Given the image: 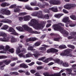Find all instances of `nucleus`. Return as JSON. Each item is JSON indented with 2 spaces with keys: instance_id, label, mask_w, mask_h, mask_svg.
Wrapping results in <instances>:
<instances>
[{
  "instance_id": "e2e57ef3",
  "label": "nucleus",
  "mask_w": 76,
  "mask_h": 76,
  "mask_svg": "<svg viewBox=\"0 0 76 76\" xmlns=\"http://www.w3.org/2000/svg\"><path fill=\"white\" fill-rule=\"evenodd\" d=\"M25 61L26 63H30V62H31V60L27 59Z\"/></svg>"
},
{
  "instance_id": "2eb2a0df",
  "label": "nucleus",
  "mask_w": 76,
  "mask_h": 76,
  "mask_svg": "<svg viewBox=\"0 0 76 76\" xmlns=\"http://www.w3.org/2000/svg\"><path fill=\"white\" fill-rule=\"evenodd\" d=\"M75 35H76V32L72 33H71V36L68 37V39H71L73 38V37H74V39H76L74 40V41H76V36H74Z\"/></svg>"
},
{
  "instance_id": "3c124183",
  "label": "nucleus",
  "mask_w": 76,
  "mask_h": 76,
  "mask_svg": "<svg viewBox=\"0 0 76 76\" xmlns=\"http://www.w3.org/2000/svg\"><path fill=\"white\" fill-rule=\"evenodd\" d=\"M52 49L53 48H51L50 49H48L47 50V52L48 53H50V52H51V53H53V50H52Z\"/></svg>"
},
{
  "instance_id": "4d7b16f0",
  "label": "nucleus",
  "mask_w": 76,
  "mask_h": 76,
  "mask_svg": "<svg viewBox=\"0 0 76 76\" xmlns=\"http://www.w3.org/2000/svg\"><path fill=\"white\" fill-rule=\"evenodd\" d=\"M19 1H23V2H26V1H29V0H18Z\"/></svg>"
},
{
  "instance_id": "69168bd1",
  "label": "nucleus",
  "mask_w": 76,
  "mask_h": 76,
  "mask_svg": "<svg viewBox=\"0 0 76 76\" xmlns=\"http://www.w3.org/2000/svg\"><path fill=\"white\" fill-rule=\"evenodd\" d=\"M45 19H48V18H49V16H48V15H45Z\"/></svg>"
},
{
  "instance_id": "5fc2aeb1",
  "label": "nucleus",
  "mask_w": 76,
  "mask_h": 76,
  "mask_svg": "<svg viewBox=\"0 0 76 76\" xmlns=\"http://www.w3.org/2000/svg\"><path fill=\"white\" fill-rule=\"evenodd\" d=\"M63 12L64 13H69V12L64 9L63 10Z\"/></svg>"
},
{
  "instance_id": "0eeeda50",
  "label": "nucleus",
  "mask_w": 76,
  "mask_h": 76,
  "mask_svg": "<svg viewBox=\"0 0 76 76\" xmlns=\"http://www.w3.org/2000/svg\"><path fill=\"white\" fill-rule=\"evenodd\" d=\"M70 51V50L69 49H66L64 50V53H61L60 55L62 56H67V57H72V56L71 54H69V52Z\"/></svg>"
},
{
  "instance_id": "20e7f679",
  "label": "nucleus",
  "mask_w": 76,
  "mask_h": 76,
  "mask_svg": "<svg viewBox=\"0 0 76 76\" xmlns=\"http://www.w3.org/2000/svg\"><path fill=\"white\" fill-rule=\"evenodd\" d=\"M62 21L64 23H66L69 24V25L70 27H74L76 25V24H75L72 23V21L69 20V18L68 17L64 18L63 19Z\"/></svg>"
},
{
  "instance_id": "b1692460",
  "label": "nucleus",
  "mask_w": 76,
  "mask_h": 76,
  "mask_svg": "<svg viewBox=\"0 0 76 76\" xmlns=\"http://www.w3.org/2000/svg\"><path fill=\"white\" fill-rule=\"evenodd\" d=\"M49 10H52L53 12H58V10H57V7H52L49 9Z\"/></svg>"
},
{
  "instance_id": "9d476101",
  "label": "nucleus",
  "mask_w": 76,
  "mask_h": 76,
  "mask_svg": "<svg viewBox=\"0 0 76 76\" xmlns=\"http://www.w3.org/2000/svg\"><path fill=\"white\" fill-rule=\"evenodd\" d=\"M65 70H66V71H67L69 72L68 73H67V75H73V73H72V69H62L59 72V74H60V73H63V72H64L65 71Z\"/></svg>"
},
{
  "instance_id": "aec40b11",
  "label": "nucleus",
  "mask_w": 76,
  "mask_h": 76,
  "mask_svg": "<svg viewBox=\"0 0 76 76\" xmlns=\"http://www.w3.org/2000/svg\"><path fill=\"white\" fill-rule=\"evenodd\" d=\"M1 22L3 23H11L12 22V21L8 19L2 20Z\"/></svg>"
},
{
  "instance_id": "09e8293b",
  "label": "nucleus",
  "mask_w": 76,
  "mask_h": 76,
  "mask_svg": "<svg viewBox=\"0 0 76 76\" xmlns=\"http://www.w3.org/2000/svg\"><path fill=\"white\" fill-rule=\"evenodd\" d=\"M11 34L12 35H18V34L16 32L15 30V32H13L12 33H11Z\"/></svg>"
},
{
  "instance_id": "f03ea898",
  "label": "nucleus",
  "mask_w": 76,
  "mask_h": 76,
  "mask_svg": "<svg viewBox=\"0 0 76 76\" xmlns=\"http://www.w3.org/2000/svg\"><path fill=\"white\" fill-rule=\"evenodd\" d=\"M64 25L61 23H59L58 24H55L53 25L54 28V29L55 31H58L64 34V36L66 37L69 34V33L67 31L64 30V28H61V26H64Z\"/></svg>"
},
{
  "instance_id": "1a4fd4ad",
  "label": "nucleus",
  "mask_w": 76,
  "mask_h": 76,
  "mask_svg": "<svg viewBox=\"0 0 76 76\" xmlns=\"http://www.w3.org/2000/svg\"><path fill=\"white\" fill-rule=\"evenodd\" d=\"M0 14L1 15H10V11L5 9H2L1 10Z\"/></svg>"
},
{
  "instance_id": "4468645a",
  "label": "nucleus",
  "mask_w": 76,
  "mask_h": 76,
  "mask_svg": "<svg viewBox=\"0 0 76 76\" xmlns=\"http://www.w3.org/2000/svg\"><path fill=\"white\" fill-rule=\"evenodd\" d=\"M28 30L26 31H28L29 32H30V33H34V34H40V33L38 32L37 31H33V30H32V28L29 27L28 26Z\"/></svg>"
},
{
  "instance_id": "49530a36",
  "label": "nucleus",
  "mask_w": 76,
  "mask_h": 76,
  "mask_svg": "<svg viewBox=\"0 0 76 76\" xmlns=\"http://www.w3.org/2000/svg\"><path fill=\"white\" fill-rule=\"evenodd\" d=\"M37 70H41V69H43L44 68L43 67V66H37Z\"/></svg>"
},
{
  "instance_id": "9b49d317",
  "label": "nucleus",
  "mask_w": 76,
  "mask_h": 76,
  "mask_svg": "<svg viewBox=\"0 0 76 76\" xmlns=\"http://www.w3.org/2000/svg\"><path fill=\"white\" fill-rule=\"evenodd\" d=\"M10 48V46L9 45H6L4 50L0 51V53H4L5 54L7 53V51H8L9 49Z\"/></svg>"
},
{
  "instance_id": "473e14b6",
  "label": "nucleus",
  "mask_w": 76,
  "mask_h": 76,
  "mask_svg": "<svg viewBox=\"0 0 76 76\" xmlns=\"http://www.w3.org/2000/svg\"><path fill=\"white\" fill-rule=\"evenodd\" d=\"M72 67L73 72L75 73H76V68L75 67H76V64L73 65Z\"/></svg>"
},
{
  "instance_id": "39448f33",
  "label": "nucleus",
  "mask_w": 76,
  "mask_h": 76,
  "mask_svg": "<svg viewBox=\"0 0 76 76\" xmlns=\"http://www.w3.org/2000/svg\"><path fill=\"white\" fill-rule=\"evenodd\" d=\"M42 11H39L38 12H34L31 14V16H37L39 18H44V16L42 15Z\"/></svg>"
},
{
  "instance_id": "bb28decb",
  "label": "nucleus",
  "mask_w": 76,
  "mask_h": 76,
  "mask_svg": "<svg viewBox=\"0 0 76 76\" xmlns=\"http://www.w3.org/2000/svg\"><path fill=\"white\" fill-rule=\"evenodd\" d=\"M10 62H11V60H9L8 61L6 60H4L2 61V63H5V64L6 65H8V64H9Z\"/></svg>"
},
{
  "instance_id": "680f3d73",
  "label": "nucleus",
  "mask_w": 76,
  "mask_h": 76,
  "mask_svg": "<svg viewBox=\"0 0 76 76\" xmlns=\"http://www.w3.org/2000/svg\"><path fill=\"white\" fill-rule=\"evenodd\" d=\"M63 63H63V61H60L59 62V63H58V64H61H61H62V65H63Z\"/></svg>"
},
{
  "instance_id": "f257e3e1",
  "label": "nucleus",
  "mask_w": 76,
  "mask_h": 76,
  "mask_svg": "<svg viewBox=\"0 0 76 76\" xmlns=\"http://www.w3.org/2000/svg\"><path fill=\"white\" fill-rule=\"evenodd\" d=\"M46 23V21H44L43 24L37 23V20L35 19H32L31 20L30 22L28 23V25L33 26V28L36 29H42L44 27V24Z\"/></svg>"
},
{
  "instance_id": "c03bdc74",
  "label": "nucleus",
  "mask_w": 76,
  "mask_h": 76,
  "mask_svg": "<svg viewBox=\"0 0 76 76\" xmlns=\"http://www.w3.org/2000/svg\"><path fill=\"white\" fill-rule=\"evenodd\" d=\"M60 59H54V61L55 62H56V63H58V64L59 63V62H60Z\"/></svg>"
},
{
  "instance_id": "7c9ffc66",
  "label": "nucleus",
  "mask_w": 76,
  "mask_h": 76,
  "mask_svg": "<svg viewBox=\"0 0 76 76\" xmlns=\"http://www.w3.org/2000/svg\"><path fill=\"white\" fill-rule=\"evenodd\" d=\"M17 41V40L16 39H15V38L12 37L11 39V42H16Z\"/></svg>"
},
{
  "instance_id": "4be33fe9",
  "label": "nucleus",
  "mask_w": 76,
  "mask_h": 76,
  "mask_svg": "<svg viewBox=\"0 0 76 76\" xmlns=\"http://www.w3.org/2000/svg\"><path fill=\"white\" fill-rule=\"evenodd\" d=\"M21 7L19 6H17L14 9V12H19L20 11V10H19V8H21Z\"/></svg>"
},
{
  "instance_id": "4c0bfd02",
  "label": "nucleus",
  "mask_w": 76,
  "mask_h": 76,
  "mask_svg": "<svg viewBox=\"0 0 76 76\" xmlns=\"http://www.w3.org/2000/svg\"><path fill=\"white\" fill-rule=\"evenodd\" d=\"M52 53H57V52L58 51V50L54 48H52Z\"/></svg>"
},
{
  "instance_id": "79ce46f5",
  "label": "nucleus",
  "mask_w": 76,
  "mask_h": 76,
  "mask_svg": "<svg viewBox=\"0 0 76 76\" xmlns=\"http://www.w3.org/2000/svg\"><path fill=\"white\" fill-rule=\"evenodd\" d=\"M43 75L45 76H51V75L49 74L48 72H47L43 73Z\"/></svg>"
},
{
  "instance_id": "774afa93",
  "label": "nucleus",
  "mask_w": 76,
  "mask_h": 76,
  "mask_svg": "<svg viewBox=\"0 0 76 76\" xmlns=\"http://www.w3.org/2000/svg\"><path fill=\"white\" fill-rule=\"evenodd\" d=\"M25 74L26 75H30V73L28 71H27L26 72Z\"/></svg>"
},
{
  "instance_id": "8fccbe9b",
  "label": "nucleus",
  "mask_w": 76,
  "mask_h": 76,
  "mask_svg": "<svg viewBox=\"0 0 76 76\" xmlns=\"http://www.w3.org/2000/svg\"><path fill=\"white\" fill-rule=\"evenodd\" d=\"M67 46L68 47H69V48H71L72 49H74V48H75V46H72L70 45H69Z\"/></svg>"
},
{
  "instance_id": "603ef678",
  "label": "nucleus",
  "mask_w": 76,
  "mask_h": 76,
  "mask_svg": "<svg viewBox=\"0 0 76 76\" xmlns=\"http://www.w3.org/2000/svg\"><path fill=\"white\" fill-rule=\"evenodd\" d=\"M34 64H35V62H32L30 64H28V65L30 66H33V65Z\"/></svg>"
},
{
  "instance_id": "f3484780",
  "label": "nucleus",
  "mask_w": 76,
  "mask_h": 76,
  "mask_svg": "<svg viewBox=\"0 0 76 76\" xmlns=\"http://www.w3.org/2000/svg\"><path fill=\"white\" fill-rule=\"evenodd\" d=\"M72 7H73L72 5H70L69 4H66L64 6V8L68 10L70 9Z\"/></svg>"
},
{
  "instance_id": "de8ad7c7",
  "label": "nucleus",
  "mask_w": 76,
  "mask_h": 76,
  "mask_svg": "<svg viewBox=\"0 0 76 76\" xmlns=\"http://www.w3.org/2000/svg\"><path fill=\"white\" fill-rule=\"evenodd\" d=\"M16 5L15 4H13L10 6L9 8L10 9H13V8H14V7H16Z\"/></svg>"
},
{
  "instance_id": "6ab92c4d",
  "label": "nucleus",
  "mask_w": 76,
  "mask_h": 76,
  "mask_svg": "<svg viewBox=\"0 0 76 76\" xmlns=\"http://www.w3.org/2000/svg\"><path fill=\"white\" fill-rule=\"evenodd\" d=\"M19 67L20 68H25L26 69V68H28V66L26 65L25 64H21L19 66Z\"/></svg>"
},
{
  "instance_id": "f704fd0d",
  "label": "nucleus",
  "mask_w": 76,
  "mask_h": 76,
  "mask_svg": "<svg viewBox=\"0 0 76 76\" xmlns=\"http://www.w3.org/2000/svg\"><path fill=\"white\" fill-rule=\"evenodd\" d=\"M41 44V43L39 42H37L33 45L34 47H37L39 46Z\"/></svg>"
},
{
  "instance_id": "a878e982",
  "label": "nucleus",
  "mask_w": 76,
  "mask_h": 76,
  "mask_svg": "<svg viewBox=\"0 0 76 76\" xmlns=\"http://www.w3.org/2000/svg\"><path fill=\"white\" fill-rule=\"evenodd\" d=\"M9 5H10V4L7 3L6 2H4L1 4V6L2 7H6V6H8Z\"/></svg>"
},
{
  "instance_id": "f8f14e48",
  "label": "nucleus",
  "mask_w": 76,
  "mask_h": 76,
  "mask_svg": "<svg viewBox=\"0 0 76 76\" xmlns=\"http://www.w3.org/2000/svg\"><path fill=\"white\" fill-rule=\"evenodd\" d=\"M27 50H30V51H32L34 53H38L37 50L34 49L33 47L32 46H29L28 47Z\"/></svg>"
},
{
  "instance_id": "6e6552de",
  "label": "nucleus",
  "mask_w": 76,
  "mask_h": 76,
  "mask_svg": "<svg viewBox=\"0 0 76 76\" xmlns=\"http://www.w3.org/2000/svg\"><path fill=\"white\" fill-rule=\"evenodd\" d=\"M33 55L35 58H38V56H41V54H40L39 53H37L34 54H32L30 53H28V54H26V56L25 55V57H24V58H29V57H31V56H33Z\"/></svg>"
},
{
  "instance_id": "72a5a7b5",
  "label": "nucleus",
  "mask_w": 76,
  "mask_h": 76,
  "mask_svg": "<svg viewBox=\"0 0 76 76\" xmlns=\"http://www.w3.org/2000/svg\"><path fill=\"white\" fill-rule=\"evenodd\" d=\"M61 76V74L59 73H56V74H54L50 75V76Z\"/></svg>"
},
{
  "instance_id": "423d86ee",
  "label": "nucleus",
  "mask_w": 76,
  "mask_h": 76,
  "mask_svg": "<svg viewBox=\"0 0 76 76\" xmlns=\"http://www.w3.org/2000/svg\"><path fill=\"white\" fill-rule=\"evenodd\" d=\"M22 27L23 28L20 26L17 27H16V29L20 32H23L24 31H28L27 25H24L22 26Z\"/></svg>"
},
{
  "instance_id": "ddd939ff",
  "label": "nucleus",
  "mask_w": 76,
  "mask_h": 76,
  "mask_svg": "<svg viewBox=\"0 0 76 76\" xmlns=\"http://www.w3.org/2000/svg\"><path fill=\"white\" fill-rule=\"evenodd\" d=\"M38 60H39L42 61L43 62H44V63H48V62L49 61L48 59H46L45 57L40 58H39Z\"/></svg>"
},
{
  "instance_id": "412c9836",
  "label": "nucleus",
  "mask_w": 76,
  "mask_h": 76,
  "mask_svg": "<svg viewBox=\"0 0 76 76\" xmlns=\"http://www.w3.org/2000/svg\"><path fill=\"white\" fill-rule=\"evenodd\" d=\"M49 3L50 4H58L57 0H52L50 1Z\"/></svg>"
},
{
  "instance_id": "bf43d9fd",
  "label": "nucleus",
  "mask_w": 76,
  "mask_h": 76,
  "mask_svg": "<svg viewBox=\"0 0 76 76\" xmlns=\"http://www.w3.org/2000/svg\"><path fill=\"white\" fill-rule=\"evenodd\" d=\"M30 72L31 73H35V71L34 70H30Z\"/></svg>"
},
{
  "instance_id": "cd10ccee",
  "label": "nucleus",
  "mask_w": 76,
  "mask_h": 76,
  "mask_svg": "<svg viewBox=\"0 0 76 76\" xmlns=\"http://www.w3.org/2000/svg\"><path fill=\"white\" fill-rule=\"evenodd\" d=\"M63 15V14H56L54 16L55 18H60L61 16H62Z\"/></svg>"
},
{
  "instance_id": "dca6fc26",
  "label": "nucleus",
  "mask_w": 76,
  "mask_h": 76,
  "mask_svg": "<svg viewBox=\"0 0 76 76\" xmlns=\"http://www.w3.org/2000/svg\"><path fill=\"white\" fill-rule=\"evenodd\" d=\"M23 18L24 21H28L30 20V19L31 18V17L30 16L28 15L24 16Z\"/></svg>"
},
{
  "instance_id": "a19ab883",
  "label": "nucleus",
  "mask_w": 76,
  "mask_h": 76,
  "mask_svg": "<svg viewBox=\"0 0 76 76\" xmlns=\"http://www.w3.org/2000/svg\"><path fill=\"white\" fill-rule=\"evenodd\" d=\"M39 49V50H42L43 51H46V48L45 47H40Z\"/></svg>"
},
{
  "instance_id": "13d9d810",
  "label": "nucleus",
  "mask_w": 76,
  "mask_h": 76,
  "mask_svg": "<svg viewBox=\"0 0 76 76\" xmlns=\"http://www.w3.org/2000/svg\"><path fill=\"white\" fill-rule=\"evenodd\" d=\"M48 60H49V61H51V60H53V61H54V59H53L52 58H48Z\"/></svg>"
},
{
  "instance_id": "a211bd4d",
  "label": "nucleus",
  "mask_w": 76,
  "mask_h": 76,
  "mask_svg": "<svg viewBox=\"0 0 76 76\" xmlns=\"http://www.w3.org/2000/svg\"><path fill=\"white\" fill-rule=\"evenodd\" d=\"M22 53H20L18 54V56L20 57H23V58H25V55L23 54H25L26 53V50H25L23 51H22Z\"/></svg>"
},
{
  "instance_id": "052dcab7",
  "label": "nucleus",
  "mask_w": 76,
  "mask_h": 76,
  "mask_svg": "<svg viewBox=\"0 0 76 76\" xmlns=\"http://www.w3.org/2000/svg\"><path fill=\"white\" fill-rule=\"evenodd\" d=\"M36 63L37 64H38V65H41L42 63V62H38V61L36 62Z\"/></svg>"
},
{
  "instance_id": "a18cd8bd",
  "label": "nucleus",
  "mask_w": 76,
  "mask_h": 76,
  "mask_svg": "<svg viewBox=\"0 0 76 76\" xmlns=\"http://www.w3.org/2000/svg\"><path fill=\"white\" fill-rule=\"evenodd\" d=\"M11 53H14V49L13 48H11L8 50Z\"/></svg>"
},
{
  "instance_id": "58836bf2",
  "label": "nucleus",
  "mask_w": 76,
  "mask_h": 76,
  "mask_svg": "<svg viewBox=\"0 0 76 76\" xmlns=\"http://www.w3.org/2000/svg\"><path fill=\"white\" fill-rule=\"evenodd\" d=\"M29 39L30 41H34L37 39L35 37H31Z\"/></svg>"
},
{
  "instance_id": "37998d69",
  "label": "nucleus",
  "mask_w": 76,
  "mask_h": 76,
  "mask_svg": "<svg viewBox=\"0 0 76 76\" xmlns=\"http://www.w3.org/2000/svg\"><path fill=\"white\" fill-rule=\"evenodd\" d=\"M59 48H66V46L65 45H61L59 46Z\"/></svg>"
},
{
  "instance_id": "5701e85b",
  "label": "nucleus",
  "mask_w": 76,
  "mask_h": 76,
  "mask_svg": "<svg viewBox=\"0 0 76 76\" xmlns=\"http://www.w3.org/2000/svg\"><path fill=\"white\" fill-rule=\"evenodd\" d=\"M22 46H20L19 47H18L16 50V53L17 54H19L21 52V51H20V48H22Z\"/></svg>"
},
{
  "instance_id": "ea45409f",
  "label": "nucleus",
  "mask_w": 76,
  "mask_h": 76,
  "mask_svg": "<svg viewBox=\"0 0 76 76\" xmlns=\"http://www.w3.org/2000/svg\"><path fill=\"white\" fill-rule=\"evenodd\" d=\"M28 13L26 12H22L20 13L19 14V16H24V15H27Z\"/></svg>"
},
{
  "instance_id": "c756f323",
  "label": "nucleus",
  "mask_w": 76,
  "mask_h": 76,
  "mask_svg": "<svg viewBox=\"0 0 76 76\" xmlns=\"http://www.w3.org/2000/svg\"><path fill=\"white\" fill-rule=\"evenodd\" d=\"M9 26L7 25H4V26L3 27H2L1 29H3L4 30H6L8 28H9Z\"/></svg>"
},
{
  "instance_id": "2f4dec72",
  "label": "nucleus",
  "mask_w": 76,
  "mask_h": 76,
  "mask_svg": "<svg viewBox=\"0 0 76 76\" xmlns=\"http://www.w3.org/2000/svg\"><path fill=\"white\" fill-rule=\"evenodd\" d=\"M69 65L67 63H64L63 64V66L65 67H69Z\"/></svg>"
},
{
  "instance_id": "c9c22d12",
  "label": "nucleus",
  "mask_w": 76,
  "mask_h": 76,
  "mask_svg": "<svg viewBox=\"0 0 76 76\" xmlns=\"http://www.w3.org/2000/svg\"><path fill=\"white\" fill-rule=\"evenodd\" d=\"M70 18L73 20H76V16L74 15H71L70 16Z\"/></svg>"
},
{
  "instance_id": "7ed1b4c3",
  "label": "nucleus",
  "mask_w": 76,
  "mask_h": 76,
  "mask_svg": "<svg viewBox=\"0 0 76 76\" xmlns=\"http://www.w3.org/2000/svg\"><path fill=\"white\" fill-rule=\"evenodd\" d=\"M0 37H4L3 39L0 38V41H2V42H9L10 41L9 38L7 37V34L3 31H0Z\"/></svg>"
},
{
  "instance_id": "338daca9",
  "label": "nucleus",
  "mask_w": 76,
  "mask_h": 76,
  "mask_svg": "<svg viewBox=\"0 0 76 76\" xmlns=\"http://www.w3.org/2000/svg\"><path fill=\"white\" fill-rule=\"evenodd\" d=\"M19 19L20 21H22L23 20V18L22 17H19Z\"/></svg>"
},
{
  "instance_id": "864d4df0",
  "label": "nucleus",
  "mask_w": 76,
  "mask_h": 76,
  "mask_svg": "<svg viewBox=\"0 0 76 76\" xmlns=\"http://www.w3.org/2000/svg\"><path fill=\"white\" fill-rule=\"evenodd\" d=\"M59 39H60V38H54V41H59Z\"/></svg>"
},
{
  "instance_id": "393cba45",
  "label": "nucleus",
  "mask_w": 76,
  "mask_h": 76,
  "mask_svg": "<svg viewBox=\"0 0 76 76\" xmlns=\"http://www.w3.org/2000/svg\"><path fill=\"white\" fill-rule=\"evenodd\" d=\"M7 31H8V32L13 33V32H15V30L12 27H10L9 29L7 30Z\"/></svg>"
},
{
  "instance_id": "c85d7f7f",
  "label": "nucleus",
  "mask_w": 76,
  "mask_h": 76,
  "mask_svg": "<svg viewBox=\"0 0 76 76\" xmlns=\"http://www.w3.org/2000/svg\"><path fill=\"white\" fill-rule=\"evenodd\" d=\"M25 7L26 9L28 10H33V9L29 7V5H26L25 6Z\"/></svg>"
},
{
  "instance_id": "0e129e2a",
  "label": "nucleus",
  "mask_w": 76,
  "mask_h": 76,
  "mask_svg": "<svg viewBox=\"0 0 76 76\" xmlns=\"http://www.w3.org/2000/svg\"><path fill=\"white\" fill-rule=\"evenodd\" d=\"M1 58H6L7 57L6 56H1Z\"/></svg>"
},
{
  "instance_id": "6e6d98bb",
  "label": "nucleus",
  "mask_w": 76,
  "mask_h": 76,
  "mask_svg": "<svg viewBox=\"0 0 76 76\" xmlns=\"http://www.w3.org/2000/svg\"><path fill=\"white\" fill-rule=\"evenodd\" d=\"M4 48V46L3 45H0V50H3Z\"/></svg>"
},
{
  "instance_id": "e433bc0d",
  "label": "nucleus",
  "mask_w": 76,
  "mask_h": 76,
  "mask_svg": "<svg viewBox=\"0 0 76 76\" xmlns=\"http://www.w3.org/2000/svg\"><path fill=\"white\" fill-rule=\"evenodd\" d=\"M10 75H19V74L18 73L16 72H11L10 73Z\"/></svg>"
}]
</instances>
